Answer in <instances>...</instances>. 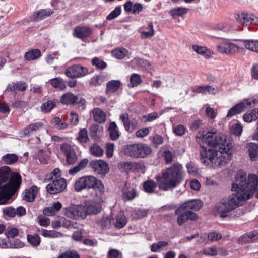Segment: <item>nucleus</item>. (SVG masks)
<instances>
[{
	"label": "nucleus",
	"mask_w": 258,
	"mask_h": 258,
	"mask_svg": "<svg viewBox=\"0 0 258 258\" xmlns=\"http://www.w3.org/2000/svg\"><path fill=\"white\" fill-rule=\"evenodd\" d=\"M78 140L81 143H86L89 141L88 132L86 129H81L79 133V136L77 138Z\"/></svg>",
	"instance_id": "obj_55"
},
{
	"label": "nucleus",
	"mask_w": 258,
	"mask_h": 258,
	"mask_svg": "<svg viewBox=\"0 0 258 258\" xmlns=\"http://www.w3.org/2000/svg\"><path fill=\"white\" fill-rule=\"evenodd\" d=\"M57 258H80V255L75 250H68L60 253Z\"/></svg>",
	"instance_id": "obj_51"
},
{
	"label": "nucleus",
	"mask_w": 258,
	"mask_h": 258,
	"mask_svg": "<svg viewBox=\"0 0 258 258\" xmlns=\"http://www.w3.org/2000/svg\"><path fill=\"white\" fill-rule=\"evenodd\" d=\"M41 234L44 237L47 238H58L62 236V234L59 232L54 230H47L45 229H42L41 231Z\"/></svg>",
	"instance_id": "obj_44"
},
{
	"label": "nucleus",
	"mask_w": 258,
	"mask_h": 258,
	"mask_svg": "<svg viewBox=\"0 0 258 258\" xmlns=\"http://www.w3.org/2000/svg\"><path fill=\"white\" fill-rule=\"evenodd\" d=\"M7 238H14L19 234V230L13 226H9L5 232Z\"/></svg>",
	"instance_id": "obj_50"
},
{
	"label": "nucleus",
	"mask_w": 258,
	"mask_h": 258,
	"mask_svg": "<svg viewBox=\"0 0 258 258\" xmlns=\"http://www.w3.org/2000/svg\"><path fill=\"white\" fill-rule=\"evenodd\" d=\"M157 182L156 183L153 180H148L143 184V188L146 192L148 194H152L154 189L156 188Z\"/></svg>",
	"instance_id": "obj_41"
},
{
	"label": "nucleus",
	"mask_w": 258,
	"mask_h": 258,
	"mask_svg": "<svg viewBox=\"0 0 258 258\" xmlns=\"http://www.w3.org/2000/svg\"><path fill=\"white\" fill-rule=\"evenodd\" d=\"M88 73V68L79 64L71 66L65 71L66 75L71 78H81Z\"/></svg>",
	"instance_id": "obj_11"
},
{
	"label": "nucleus",
	"mask_w": 258,
	"mask_h": 258,
	"mask_svg": "<svg viewBox=\"0 0 258 258\" xmlns=\"http://www.w3.org/2000/svg\"><path fill=\"white\" fill-rule=\"evenodd\" d=\"M137 196V192L135 189H127L126 190L123 191L122 195V198L124 201L126 202L130 200H132Z\"/></svg>",
	"instance_id": "obj_38"
},
{
	"label": "nucleus",
	"mask_w": 258,
	"mask_h": 258,
	"mask_svg": "<svg viewBox=\"0 0 258 258\" xmlns=\"http://www.w3.org/2000/svg\"><path fill=\"white\" fill-rule=\"evenodd\" d=\"M38 191V188L36 186H32L28 189H26L24 193L23 199L27 202H32L34 200L35 196Z\"/></svg>",
	"instance_id": "obj_25"
},
{
	"label": "nucleus",
	"mask_w": 258,
	"mask_h": 258,
	"mask_svg": "<svg viewBox=\"0 0 258 258\" xmlns=\"http://www.w3.org/2000/svg\"><path fill=\"white\" fill-rule=\"evenodd\" d=\"M121 253L117 249H110L107 255V258H118Z\"/></svg>",
	"instance_id": "obj_62"
},
{
	"label": "nucleus",
	"mask_w": 258,
	"mask_h": 258,
	"mask_svg": "<svg viewBox=\"0 0 258 258\" xmlns=\"http://www.w3.org/2000/svg\"><path fill=\"white\" fill-rule=\"evenodd\" d=\"M217 50L221 53L233 54L238 51V47L233 43L224 40L216 46Z\"/></svg>",
	"instance_id": "obj_15"
},
{
	"label": "nucleus",
	"mask_w": 258,
	"mask_h": 258,
	"mask_svg": "<svg viewBox=\"0 0 258 258\" xmlns=\"http://www.w3.org/2000/svg\"><path fill=\"white\" fill-rule=\"evenodd\" d=\"M203 203L200 200H191L184 202L179 207L185 211H198L202 206Z\"/></svg>",
	"instance_id": "obj_19"
},
{
	"label": "nucleus",
	"mask_w": 258,
	"mask_h": 258,
	"mask_svg": "<svg viewBox=\"0 0 258 258\" xmlns=\"http://www.w3.org/2000/svg\"><path fill=\"white\" fill-rule=\"evenodd\" d=\"M121 13V7H117L112 11L107 16L106 19L107 20H112L118 17Z\"/></svg>",
	"instance_id": "obj_59"
},
{
	"label": "nucleus",
	"mask_w": 258,
	"mask_h": 258,
	"mask_svg": "<svg viewBox=\"0 0 258 258\" xmlns=\"http://www.w3.org/2000/svg\"><path fill=\"white\" fill-rule=\"evenodd\" d=\"M235 18L238 22L243 26H248V29H250V25H258V17L250 13L242 12L237 13L235 15Z\"/></svg>",
	"instance_id": "obj_7"
},
{
	"label": "nucleus",
	"mask_w": 258,
	"mask_h": 258,
	"mask_svg": "<svg viewBox=\"0 0 258 258\" xmlns=\"http://www.w3.org/2000/svg\"><path fill=\"white\" fill-rule=\"evenodd\" d=\"M222 236L220 233L215 231L210 232L208 234H204L201 236V238L205 239L208 238V240L210 241H218L221 239Z\"/></svg>",
	"instance_id": "obj_45"
},
{
	"label": "nucleus",
	"mask_w": 258,
	"mask_h": 258,
	"mask_svg": "<svg viewBox=\"0 0 258 258\" xmlns=\"http://www.w3.org/2000/svg\"><path fill=\"white\" fill-rule=\"evenodd\" d=\"M41 51L38 49H32L25 53V58L28 61L34 60L41 56Z\"/></svg>",
	"instance_id": "obj_30"
},
{
	"label": "nucleus",
	"mask_w": 258,
	"mask_h": 258,
	"mask_svg": "<svg viewBox=\"0 0 258 258\" xmlns=\"http://www.w3.org/2000/svg\"><path fill=\"white\" fill-rule=\"evenodd\" d=\"M182 172V165L175 163L156 176L155 179L159 188L165 191L173 189L180 182Z\"/></svg>",
	"instance_id": "obj_3"
},
{
	"label": "nucleus",
	"mask_w": 258,
	"mask_h": 258,
	"mask_svg": "<svg viewBox=\"0 0 258 258\" xmlns=\"http://www.w3.org/2000/svg\"><path fill=\"white\" fill-rule=\"evenodd\" d=\"M175 214L178 216L177 222L179 226H181L188 219L195 220L197 218L196 213L191 211H185L180 207L175 210Z\"/></svg>",
	"instance_id": "obj_12"
},
{
	"label": "nucleus",
	"mask_w": 258,
	"mask_h": 258,
	"mask_svg": "<svg viewBox=\"0 0 258 258\" xmlns=\"http://www.w3.org/2000/svg\"><path fill=\"white\" fill-rule=\"evenodd\" d=\"M258 239V230H254L244 235L241 237V240L244 242H249L250 240L255 241Z\"/></svg>",
	"instance_id": "obj_39"
},
{
	"label": "nucleus",
	"mask_w": 258,
	"mask_h": 258,
	"mask_svg": "<svg viewBox=\"0 0 258 258\" xmlns=\"http://www.w3.org/2000/svg\"><path fill=\"white\" fill-rule=\"evenodd\" d=\"M121 85L119 80H111L106 84V94L114 93L118 90Z\"/></svg>",
	"instance_id": "obj_28"
},
{
	"label": "nucleus",
	"mask_w": 258,
	"mask_h": 258,
	"mask_svg": "<svg viewBox=\"0 0 258 258\" xmlns=\"http://www.w3.org/2000/svg\"><path fill=\"white\" fill-rule=\"evenodd\" d=\"M110 138L112 140H116L119 136L117 126L115 122H112L108 127Z\"/></svg>",
	"instance_id": "obj_33"
},
{
	"label": "nucleus",
	"mask_w": 258,
	"mask_h": 258,
	"mask_svg": "<svg viewBox=\"0 0 258 258\" xmlns=\"http://www.w3.org/2000/svg\"><path fill=\"white\" fill-rule=\"evenodd\" d=\"M132 63L135 64L138 67L148 69L150 63L147 60L141 58H135L132 60Z\"/></svg>",
	"instance_id": "obj_56"
},
{
	"label": "nucleus",
	"mask_w": 258,
	"mask_h": 258,
	"mask_svg": "<svg viewBox=\"0 0 258 258\" xmlns=\"http://www.w3.org/2000/svg\"><path fill=\"white\" fill-rule=\"evenodd\" d=\"M119 119L122 122L125 131L127 132H132L138 127L137 121L135 120L131 121L128 114L126 112L122 113L120 115Z\"/></svg>",
	"instance_id": "obj_18"
},
{
	"label": "nucleus",
	"mask_w": 258,
	"mask_h": 258,
	"mask_svg": "<svg viewBox=\"0 0 258 258\" xmlns=\"http://www.w3.org/2000/svg\"><path fill=\"white\" fill-rule=\"evenodd\" d=\"M168 245V242L165 241H160L154 243L150 246L151 251L153 252H159L163 250V248Z\"/></svg>",
	"instance_id": "obj_34"
},
{
	"label": "nucleus",
	"mask_w": 258,
	"mask_h": 258,
	"mask_svg": "<svg viewBox=\"0 0 258 258\" xmlns=\"http://www.w3.org/2000/svg\"><path fill=\"white\" fill-rule=\"evenodd\" d=\"M49 83L55 88L64 90L66 85L63 80L60 78H55L49 80Z\"/></svg>",
	"instance_id": "obj_32"
},
{
	"label": "nucleus",
	"mask_w": 258,
	"mask_h": 258,
	"mask_svg": "<svg viewBox=\"0 0 258 258\" xmlns=\"http://www.w3.org/2000/svg\"><path fill=\"white\" fill-rule=\"evenodd\" d=\"M38 159L41 164H45L47 163L49 160V155L48 152L43 150H40L38 153Z\"/></svg>",
	"instance_id": "obj_52"
},
{
	"label": "nucleus",
	"mask_w": 258,
	"mask_h": 258,
	"mask_svg": "<svg viewBox=\"0 0 258 258\" xmlns=\"http://www.w3.org/2000/svg\"><path fill=\"white\" fill-rule=\"evenodd\" d=\"M231 132L236 136H239L242 133V127L240 124H235L231 127Z\"/></svg>",
	"instance_id": "obj_64"
},
{
	"label": "nucleus",
	"mask_w": 258,
	"mask_h": 258,
	"mask_svg": "<svg viewBox=\"0 0 258 258\" xmlns=\"http://www.w3.org/2000/svg\"><path fill=\"white\" fill-rule=\"evenodd\" d=\"M249 158L251 161L258 159V145L253 143H249L247 145Z\"/></svg>",
	"instance_id": "obj_24"
},
{
	"label": "nucleus",
	"mask_w": 258,
	"mask_h": 258,
	"mask_svg": "<svg viewBox=\"0 0 258 258\" xmlns=\"http://www.w3.org/2000/svg\"><path fill=\"white\" fill-rule=\"evenodd\" d=\"M24 246L23 242L19 239L10 241L9 248H21Z\"/></svg>",
	"instance_id": "obj_60"
},
{
	"label": "nucleus",
	"mask_w": 258,
	"mask_h": 258,
	"mask_svg": "<svg viewBox=\"0 0 258 258\" xmlns=\"http://www.w3.org/2000/svg\"><path fill=\"white\" fill-rule=\"evenodd\" d=\"M128 53V51L125 48L116 49L112 51V55L114 57L119 59L124 58Z\"/></svg>",
	"instance_id": "obj_47"
},
{
	"label": "nucleus",
	"mask_w": 258,
	"mask_h": 258,
	"mask_svg": "<svg viewBox=\"0 0 258 258\" xmlns=\"http://www.w3.org/2000/svg\"><path fill=\"white\" fill-rule=\"evenodd\" d=\"M188 9L186 8L178 7L172 9L170 13L171 16H182L187 13Z\"/></svg>",
	"instance_id": "obj_57"
},
{
	"label": "nucleus",
	"mask_w": 258,
	"mask_h": 258,
	"mask_svg": "<svg viewBox=\"0 0 258 258\" xmlns=\"http://www.w3.org/2000/svg\"><path fill=\"white\" fill-rule=\"evenodd\" d=\"M198 142L205 143L206 145L212 146L215 149L218 146L220 154L224 153H229L232 155V144L228 141L225 135L215 132L199 133L196 136Z\"/></svg>",
	"instance_id": "obj_5"
},
{
	"label": "nucleus",
	"mask_w": 258,
	"mask_h": 258,
	"mask_svg": "<svg viewBox=\"0 0 258 258\" xmlns=\"http://www.w3.org/2000/svg\"><path fill=\"white\" fill-rule=\"evenodd\" d=\"M245 47L249 50L258 53V40H241Z\"/></svg>",
	"instance_id": "obj_31"
},
{
	"label": "nucleus",
	"mask_w": 258,
	"mask_h": 258,
	"mask_svg": "<svg viewBox=\"0 0 258 258\" xmlns=\"http://www.w3.org/2000/svg\"><path fill=\"white\" fill-rule=\"evenodd\" d=\"M104 77L100 75L92 77L90 81L89 84L95 86L100 85L104 82Z\"/></svg>",
	"instance_id": "obj_53"
},
{
	"label": "nucleus",
	"mask_w": 258,
	"mask_h": 258,
	"mask_svg": "<svg viewBox=\"0 0 258 258\" xmlns=\"http://www.w3.org/2000/svg\"><path fill=\"white\" fill-rule=\"evenodd\" d=\"M199 143L202 148L200 151V160L206 165H209L214 168H219L227 163L232 157V155L228 152L224 153V155L220 154V152L213 146L206 145L205 143L201 141Z\"/></svg>",
	"instance_id": "obj_4"
},
{
	"label": "nucleus",
	"mask_w": 258,
	"mask_h": 258,
	"mask_svg": "<svg viewBox=\"0 0 258 258\" xmlns=\"http://www.w3.org/2000/svg\"><path fill=\"white\" fill-rule=\"evenodd\" d=\"M146 29L147 30V31H143L140 32L141 38L142 39L149 38L154 35L153 25L152 23H149Z\"/></svg>",
	"instance_id": "obj_42"
},
{
	"label": "nucleus",
	"mask_w": 258,
	"mask_h": 258,
	"mask_svg": "<svg viewBox=\"0 0 258 258\" xmlns=\"http://www.w3.org/2000/svg\"><path fill=\"white\" fill-rule=\"evenodd\" d=\"M44 124L42 122L32 123L25 127L22 131L24 136H29L32 134L35 133L43 128Z\"/></svg>",
	"instance_id": "obj_20"
},
{
	"label": "nucleus",
	"mask_w": 258,
	"mask_h": 258,
	"mask_svg": "<svg viewBox=\"0 0 258 258\" xmlns=\"http://www.w3.org/2000/svg\"><path fill=\"white\" fill-rule=\"evenodd\" d=\"M18 159V156L14 154H7L2 157V162L6 164L11 165L15 163Z\"/></svg>",
	"instance_id": "obj_46"
},
{
	"label": "nucleus",
	"mask_w": 258,
	"mask_h": 258,
	"mask_svg": "<svg viewBox=\"0 0 258 258\" xmlns=\"http://www.w3.org/2000/svg\"><path fill=\"white\" fill-rule=\"evenodd\" d=\"M64 214L68 218L77 220L85 218V206L72 205L64 208Z\"/></svg>",
	"instance_id": "obj_8"
},
{
	"label": "nucleus",
	"mask_w": 258,
	"mask_h": 258,
	"mask_svg": "<svg viewBox=\"0 0 258 258\" xmlns=\"http://www.w3.org/2000/svg\"><path fill=\"white\" fill-rule=\"evenodd\" d=\"M101 210V207L99 205L91 204L85 206V218L87 215L96 214Z\"/></svg>",
	"instance_id": "obj_35"
},
{
	"label": "nucleus",
	"mask_w": 258,
	"mask_h": 258,
	"mask_svg": "<svg viewBox=\"0 0 258 258\" xmlns=\"http://www.w3.org/2000/svg\"><path fill=\"white\" fill-rule=\"evenodd\" d=\"M94 120L98 123H102L106 120V114L101 109L95 108L93 110Z\"/></svg>",
	"instance_id": "obj_27"
},
{
	"label": "nucleus",
	"mask_w": 258,
	"mask_h": 258,
	"mask_svg": "<svg viewBox=\"0 0 258 258\" xmlns=\"http://www.w3.org/2000/svg\"><path fill=\"white\" fill-rule=\"evenodd\" d=\"M79 96H76L72 93H66L62 95L60 99V102L63 104H74L77 102Z\"/></svg>",
	"instance_id": "obj_22"
},
{
	"label": "nucleus",
	"mask_w": 258,
	"mask_h": 258,
	"mask_svg": "<svg viewBox=\"0 0 258 258\" xmlns=\"http://www.w3.org/2000/svg\"><path fill=\"white\" fill-rule=\"evenodd\" d=\"M60 151L65 155L67 163L73 165L78 160L74 149L68 143H63L60 146Z\"/></svg>",
	"instance_id": "obj_10"
},
{
	"label": "nucleus",
	"mask_w": 258,
	"mask_h": 258,
	"mask_svg": "<svg viewBox=\"0 0 258 258\" xmlns=\"http://www.w3.org/2000/svg\"><path fill=\"white\" fill-rule=\"evenodd\" d=\"M92 34L91 29L88 26H77L74 28L73 31V36L81 40H84L89 37Z\"/></svg>",
	"instance_id": "obj_17"
},
{
	"label": "nucleus",
	"mask_w": 258,
	"mask_h": 258,
	"mask_svg": "<svg viewBox=\"0 0 258 258\" xmlns=\"http://www.w3.org/2000/svg\"><path fill=\"white\" fill-rule=\"evenodd\" d=\"M10 174L11 170L9 167L5 166L0 169V186L8 180ZM21 184V176L18 173H15L11 177L9 182L7 184L0 186V204L4 203L14 194Z\"/></svg>",
	"instance_id": "obj_2"
},
{
	"label": "nucleus",
	"mask_w": 258,
	"mask_h": 258,
	"mask_svg": "<svg viewBox=\"0 0 258 258\" xmlns=\"http://www.w3.org/2000/svg\"><path fill=\"white\" fill-rule=\"evenodd\" d=\"M141 82L140 76L137 74H133L131 77L130 83L128 85L130 87H134L140 84Z\"/></svg>",
	"instance_id": "obj_54"
},
{
	"label": "nucleus",
	"mask_w": 258,
	"mask_h": 258,
	"mask_svg": "<svg viewBox=\"0 0 258 258\" xmlns=\"http://www.w3.org/2000/svg\"><path fill=\"white\" fill-rule=\"evenodd\" d=\"M90 164L94 171L101 176H105L109 171L108 163L104 160H95L92 161Z\"/></svg>",
	"instance_id": "obj_16"
},
{
	"label": "nucleus",
	"mask_w": 258,
	"mask_h": 258,
	"mask_svg": "<svg viewBox=\"0 0 258 258\" xmlns=\"http://www.w3.org/2000/svg\"><path fill=\"white\" fill-rule=\"evenodd\" d=\"M243 118L245 122L248 123L256 120L258 118V109H253L250 112L245 113Z\"/></svg>",
	"instance_id": "obj_36"
},
{
	"label": "nucleus",
	"mask_w": 258,
	"mask_h": 258,
	"mask_svg": "<svg viewBox=\"0 0 258 258\" xmlns=\"http://www.w3.org/2000/svg\"><path fill=\"white\" fill-rule=\"evenodd\" d=\"M27 239L28 242L33 246H37L40 243V237L37 234L34 235L28 234L27 235Z\"/></svg>",
	"instance_id": "obj_48"
},
{
	"label": "nucleus",
	"mask_w": 258,
	"mask_h": 258,
	"mask_svg": "<svg viewBox=\"0 0 258 258\" xmlns=\"http://www.w3.org/2000/svg\"><path fill=\"white\" fill-rule=\"evenodd\" d=\"M56 101L54 100H48L43 103L41 107V111L43 112L47 113L50 112L54 108L56 105Z\"/></svg>",
	"instance_id": "obj_49"
},
{
	"label": "nucleus",
	"mask_w": 258,
	"mask_h": 258,
	"mask_svg": "<svg viewBox=\"0 0 258 258\" xmlns=\"http://www.w3.org/2000/svg\"><path fill=\"white\" fill-rule=\"evenodd\" d=\"M151 152L152 149L149 146L142 143L128 145L124 150L126 155L134 158H145Z\"/></svg>",
	"instance_id": "obj_6"
},
{
	"label": "nucleus",
	"mask_w": 258,
	"mask_h": 258,
	"mask_svg": "<svg viewBox=\"0 0 258 258\" xmlns=\"http://www.w3.org/2000/svg\"><path fill=\"white\" fill-rule=\"evenodd\" d=\"M51 124L58 130H64L68 127V124L61 121L59 117H55L51 120Z\"/></svg>",
	"instance_id": "obj_40"
},
{
	"label": "nucleus",
	"mask_w": 258,
	"mask_h": 258,
	"mask_svg": "<svg viewBox=\"0 0 258 258\" xmlns=\"http://www.w3.org/2000/svg\"><path fill=\"white\" fill-rule=\"evenodd\" d=\"M174 133L179 136H182L185 132V127L181 124L175 126L173 128Z\"/></svg>",
	"instance_id": "obj_63"
},
{
	"label": "nucleus",
	"mask_w": 258,
	"mask_h": 258,
	"mask_svg": "<svg viewBox=\"0 0 258 258\" xmlns=\"http://www.w3.org/2000/svg\"><path fill=\"white\" fill-rule=\"evenodd\" d=\"M53 13V11L50 9H42L35 12L32 16V19L34 21H39L45 19Z\"/></svg>",
	"instance_id": "obj_23"
},
{
	"label": "nucleus",
	"mask_w": 258,
	"mask_h": 258,
	"mask_svg": "<svg viewBox=\"0 0 258 258\" xmlns=\"http://www.w3.org/2000/svg\"><path fill=\"white\" fill-rule=\"evenodd\" d=\"M127 223L126 218L124 216L122 212H120L115 217V226L118 228H122Z\"/></svg>",
	"instance_id": "obj_29"
},
{
	"label": "nucleus",
	"mask_w": 258,
	"mask_h": 258,
	"mask_svg": "<svg viewBox=\"0 0 258 258\" xmlns=\"http://www.w3.org/2000/svg\"><path fill=\"white\" fill-rule=\"evenodd\" d=\"M258 185V177L255 174H249L248 178L246 173L242 171L237 172L235 182L232 185L231 190L235 191L228 198L222 199L216 203L215 211L221 218L228 217L230 212L242 203L250 199Z\"/></svg>",
	"instance_id": "obj_1"
},
{
	"label": "nucleus",
	"mask_w": 258,
	"mask_h": 258,
	"mask_svg": "<svg viewBox=\"0 0 258 258\" xmlns=\"http://www.w3.org/2000/svg\"><path fill=\"white\" fill-rule=\"evenodd\" d=\"M27 87V84L23 81H17L10 83L7 86L5 91L16 92L24 91Z\"/></svg>",
	"instance_id": "obj_21"
},
{
	"label": "nucleus",
	"mask_w": 258,
	"mask_h": 258,
	"mask_svg": "<svg viewBox=\"0 0 258 258\" xmlns=\"http://www.w3.org/2000/svg\"><path fill=\"white\" fill-rule=\"evenodd\" d=\"M192 49L198 54L204 55L206 58H209L211 56L210 51L205 47L194 45Z\"/></svg>",
	"instance_id": "obj_43"
},
{
	"label": "nucleus",
	"mask_w": 258,
	"mask_h": 258,
	"mask_svg": "<svg viewBox=\"0 0 258 258\" xmlns=\"http://www.w3.org/2000/svg\"><path fill=\"white\" fill-rule=\"evenodd\" d=\"M61 204L59 202H55L51 206L44 209L43 213L47 216H53L61 209Z\"/></svg>",
	"instance_id": "obj_26"
},
{
	"label": "nucleus",
	"mask_w": 258,
	"mask_h": 258,
	"mask_svg": "<svg viewBox=\"0 0 258 258\" xmlns=\"http://www.w3.org/2000/svg\"><path fill=\"white\" fill-rule=\"evenodd\" d=\"M92 64L100 69H104L107 67V64L105 62L97 57H94L92 59Z\"/></svg>",
	"instance_id": "obj_58"
},
{
	"label": "nucleus",
	"mask_w": 258,
	"mask_h": 258,
	"mask_svg": "<svg viewBox=\"0 0 258 258\" xmlns=\"http://www.w3.org/2000/svg\"><path fill=\"white\" fill-rule=\"evenodd\" d=\"M252 102L255 103L256 100L253 99L252 101H249L247 99H244L229 110L227 117H231L242 112L245 108L251 105Z\"/></svg>",
	"instance_id": "obj_14"
},
{
	"label": "nucleus",
	"mask_w": 258,
	"mask_h": 258,
	"mask_svg": "<svg viewBox=\"0 0 258 258\" xmlns=\"http://www.w3.org/2000/svg\"><path fill=\"white\" fill-rule=\"evenodd\" d=\"M96 178L93 176H83L75 182V189L80 192L85 189H90L96 183Z\"/></svg>",
	"instance_id": "obj_9"
},
{
	"label": "nucleus",
	"mask_w": 258,
	"mask_h": 258,
	"mask_svg": "<svg viewBox=\"0 0 258 258\" xmlns=\"http://www.w3.org/2000/svg\"><path fill=\"white\" fill-rule=\"evenodd\" d=\"M90 153L95 157H100L103 154V149L96 144H92L89 148Z\"/></svg>",
	"instance_id": "obj_37"
},
{
	"label": "nucleus",
	"mask_w": 258,
	"mask_h": 258,
	"mask_svg": "<svg viewBox=\"0 0 258 258\" xmlns=\"http://www.w3.org/2000/svg\"><path fill=\"white\" fill-rule=\"evenodd\" d=\"M53 182L46 186L47 191L50 194H56L61 192L67 187L66 180L64 178L53 179L51 177Z\"/></svg>",
	"instance_id": "obj_13"
},
{
	"label": "nucleus",
	"mask_w": 258,
	"mask_h": 258,
	"mask_svg": "<svg viewBox=\"0 0 258 258\" xmlns=\"http://www.w3.org/2000/svg\"><path fill=\"white\" fill-rule=\"evenodd\" d=\"M96 183L93 187H92V189L97 190L101 194H103L104 191V187L103 183L100 181L98 180L96 178Z\"/></svg>",
	"instance_id": "obj_61"
}]
</instances>
